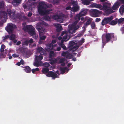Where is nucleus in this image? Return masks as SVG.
Returning <instances> with one entry per match:
<instances>
[{
  "label": "nucleus",
  "instance_id": "nucleus-1",
  "mask_svg": "<svg viewBox=\"0 0 124 124\" xmlns=\"http://www.w3.org/2000/svg\"><path fill=\"white\" fill-rule=\"evenodd\" d=\"M49 6L44 2H41L38 6V10L39 13L41 15L49 14L51 10L46 9Z\"/></svg>",
  "mask_w": 124,
  "mask_h": 124
},
{
  "label": "nucleus",
  "instance_id": "nucleus-2",
  "mask_svg": "<svg viewBox=\"0 0 124 124\" xmlns=\"http://www.w3.org/2000/svg\"><path fill=\"white\" fill-rule=\"evenodd\" d=\"M23 29L25 31H27L28 33L31 36H32L33 38L35 39H37L38 35L36 34L35 29L33 26L31 25H26L24 27Z\"/></svg>",
  "mask_w": 124,
  "mask_h": 124
},
{
  "label": "nucleus",
  "instance_id": "nucleus-3",
  "mask_svg": "<svg viewBox=\"0 0 124 124\" xmlns=\"http://www.w3.org/2000/svg\"><path fill=\"white\" fill-rule=\"evenodd\" d=\"M78 21H76L74 22L72 25L70 27L69 32L70 33L73 34L75 33L79 27V26L77 25L76 26L78 23Z\"/></svg>",
  "mask_w": 124,
  "mask_h": 124
},
{
  "label": "nucleus",
  "instance_id": "nucleus-4",
  "mask_svg": "<svg viewBox=\"0 0 124 124\" xmlns=\"http://www.w3.org/2000/svg\"><path fill=\"white\" fill-rule=\"evenodd\" d=\"M105 37L106 40L103 38H102V39L103 42H105L107 43L109 41L111 40L112 38H115L114 33H106Z\"/></svg>",
  "mask_w": 124,
  "mask_h": 124
},
{
  "label": "nucleus",
  "instance_id": "nucleus-5",
  "mask_svg": "<svg viewBox=\"0 0 124 124\" xmlns=\"http://www.w3.org/2000/svg\"><path fill=\"white\" fill-rule=\"evenodd\" d=\"M85 42V39L84 38H82L80 41H76V45L73 47L72 49L73 51H75L78 49L79 47L81 45Z\"/></svg>",
  "mask_w": 124,
  "mask_h": 124
},
{
  "label": "nucleus",
  "instance_id": "nucleus-6",
  "mask_svg": "<svg viewBox=\"0 0 124 124\" xmlns=\"http://www.w3.org/2000/svg\"><path fill=\"white\" fill-rule=\"evenodd\" d=\"M16 28V26L12 23H9L7 26L6 30L9 33H12L13 31Z\"/></svg>",
  "mask_w": 124,
  "mask_h": 124
},
{
  "label": "nucleus",
  "instance_id": "nucleus-7",
  "mask_svg": "<svg viewBox=\"0 0 124 124\" xmlns=\"http://www.w3.org/2000/svg\"><path fill=\"white\" fill-rule=\"evenodd\" d=\"M101 11L96 9H92L90 10V12L92 16L94 17H98L100 14Z\"/></svg>",
  "mask_w": 124,
  "mask_h": 124
},
{
  "label": "nucleus",
  "instance_id": "nucleus-8",
  "mask_svg": "<svg viewBox=\"0 0 124 124\" xmlns=\"http://www.w3.org/2000/svg\"><path fill=\"white\" fill-rule=\"evenodd\" d=\"M113 16H111L109 17L104 18L102 21V25H104L105 24L109 23V22L113 19Z\"/></svg>",
  "mask_w": 124,
  "mask_h": 124
},
{
  "label": "nucleus",
  "instance_id": "nucleus-9",
  "mask_svg": "<svg viewBox=\"0 0 124 124\" xmlns=\"http://www.w3.org/2000/svg\"><path fill=\"white\" fill-rule=\"evenodd\" d=\"M46 76L49 77H52V79H55V78H58L57 74L51 71H50L46 74Z\"/></svg>",
  "mask_w": 124,
  "mask_h": 124
},
{
  "label": "nucleus",
  "instance_id": "nucleus-10",
  "mask_svg": "<svg viewBox=\"0 0 124 124\" xmlns=\"http://www.w3.org/2000/svg\"><path fill=\"white\" fill-rule=\"evenodd\" d=\"M92 20V19L91 18H90L87 20L85 23L84 24L83 27V31L84 32L85 31V28L87 27V26L89 25L91 23Z\"/></svg>",
  "mask_w": 124,
  "mask_h": 124
},
{
  "label": "nucleus",
  "instance_id": "nucleus-11",
  "mask_svg": "<svg viewBox=\"0 0 124 124\" xmlns=\"http://www.w3.org/2000/svg\"><path fill=\"white\" fill-rule=\"evenodd\" d=\"M110 4L109 3L105 2L103 4V6L102 7V9L101 10H106L110 8Z\"/></svg>",
  "mask_w": 124,
  "mask_h": 124
},
{
  "label": "nucleus",
  "instance_id": "nucleus-12",
  "mask_svg": "<svg viewBox=\"0 0 124 124\" xmlns=\"http://www.w3.org/2000/svg\"><path fill=\"white\" fill-rule=\"evenodd\" d=\"M7 17V13L5 11H0V18L1 19L3 18L6 19Z\"/></svg>",
  "mask_w": 124,
  "mask_h": 124
},
{
  "label": "nucleus",
  "instance_id": "nucleus-13",
  "mask_svg": "<svg viewBox=\"0 0 124 124\" xmlns=\"http://www.w3.org/2000/svg\"><path fill=\"white\" fill-rule=\"evenodd\" d=\"M39 24H38L37 26L36 27V29L39 32V34H40L41 33H43L45 30V29L44 27H42L38 26V25Z\"/></svg>",
  "mask_w": 124,
  "mask_h": 124
},
{
  "label": "nucleus",
  "instance_id": "nucleus-14",
  "mask_svg": "<svg viewBox=\"0 0 124 124\" xmlns=\"http://www.w3.org/2000/svg\"><path fill=\"white\" fill-rule=\"evenodd\" d=\"M66 59L65 58H57L56 60V62L58 64H60L64 62L65 61Z\"/></svg>",
  "mask_w": 124,
  "mask_h": 124
},
{
  "label": "nucleus",
  "instance_id": "nucleus-15",
  "mask_svg": "<svg viewBox=\"0 0 124 124\" xmlns=\"http://www.w3.org/2000/svg\"><path fill=\"white\" fill-rule=\"evenodd\" d=\"M87 9H82L81 12L79 13L82 16H85L87 14Z\"/></svg>",
  "mask_w": 124,
  "mask_h": 124
},
{
  "label": "nucleus",
  "instance_id": "nucleus-16",
  "mask_svg": "<svg viewBox=\"0 0 124 124\" xmlns=\"http://www.w3.org/2000/svg\"><path fill=\"white\" fill-rule=\"evenodd\" d=\"M120 5V3L118 2H116L112 7V9L115 10H116Z\"/></svg>",
  "mask_w": 124,
  "mask_h": 124
},
{
  "label": "nucleus",
  "instance_id": "nucleus-17",
  "mask_svg": "<svg viewBox=\"0 0 124 124\" xmlns=\"http://www.w3.org/2000/svg\"><path fill=\"white\" fill-rule=\"evenodd\" d=\"M75 41H70L69 43V47L70 48V50H73L72 48L75 45H76Z\"/></svg>",
  "mask_w": 124,
  "mask_h": 124
},
{
  "label": "nucleus",
  "instance_id": "nucleus-18",
  "mask_svg": "<svg viewBox=\"0 0 124 124\" xmlns=\"http://www.w3.org/2000/svg\"><path fill=\"white\" fill-rule=\"evenodd\" d=\"M55 26L56 28V30L57 32H59L62 30V28L61 25H60L58 24H56Z\"/></svg>",
  "mask_w": 124,
  "mask_h": 124
},
{
  "label": "nucleus",
  "instance_id": "nucleus-19",
  "mask_svg": "<svg viewBox=\"0 0 124 124\" xmlns=\"http://www.w3.org/2000/svg\"><path fill=\"white\" fill-rule=\"evenodd\" d=\"M63 16L61 15H58L57 21L60 23H62L63 22Z\"/></svg>",
  "mask_w": 124,
  "mask_h": 124
},
{
  "label": "nucleus",
  "instance_id": "nucleus-20",
  "mask_svg": "<svg viewBox=\"0 0 124 124\" xmlns=\"http://www.w3.org/2000/svg\"><path fill=\"white\" fill-rule=\"evenodd\" d=\"M41 61H40L39 60L35 59V62L34 63V65L36 67H39L40 65Z\"/></svg>",
  "mask_w": 124,
  "mask_h": 124
},
{
  "label": "nucleus",
  "instance_id": "nucleus-21",
  "mask_svg": "<svg viewBox=\"0 0 124 124\" xmlns=\"http://www.w3.org/2000/svg\"><path fill=\"white\" fill-rule=\"evenodd\" d=\"M92 5L93 7L99 8L100 10L102 9V6L100 4L94 3L92 4Z\"/></svg>",
  "mask_w": 124,
  "mask_h": 124
},
{
  "label": "nucleus",
  "instance_id": "nucleus-22",
  "mask_svg": "<svg viewBox=\"0 0 124 124\" xmlns=\"http://www.w3.org/2000/svg\"><path fill=\"white\" fill-rule=\"evenodd\" d=\"M22 67L24 68V70L25 72L27 73H30L31 71V69L30 67L28 66H25L24 67Z\"/></svg>",
  "mask_w": 124,
  "mask_h": 124
},
{
  "label": "nucleus",
  "instance_id": "nucleus-23",
  "mask_svg": "<svg viewBox=\"0 0 124 124\" xmlns=\"http://www.w3.org/2000/svg\"><path fill=\"white\" fill-rule=\"evenodd\" d=\"M93 0H84L82 1V4L84 5H89L90 4L91 1Z\"/></svg>",
  "mask_w": 124,
  "mask_h": 124
},
{
  "label": "nucleus",
  "instance_id": "nucleus-24",
  "mask_svg": "<svg viewBox=\"0 0 124 124\" xmlns=\"http://www.w3.org/2000/svg\"><path fill=\"white\" fill-rule=\"evenodd\" d=\"M49 70L48 68H44L42 69V71L43 73L45 74L46 75V74L48 73L49 71Z\"/></svg>",
  "mask_w": 124,
  "mask_h": 124
},
{
  "label": "nucleus",
  "instance_id": "nucleus-25",
  "mask_svg": "<svg viewBox=\"0 0 124 124\" xmlns=\"http://www.w3.org/2000/svg\"><path fill=\"white\" fill-rule=\"evenodd\" d=\"M46 37L44 35L41 36L40 34H39V43H41V40H45L46 38Z\"/></svg>",
  "mask_w": 124,
  "mask_h": 124
},
{
  "label": "nucleus",
  "instance_id": "nucleus-26",
  "mask_svg": "<svg viewBox=\"0 0 124 124\" xmlns=\"http://www.w3.org/2000/svg\"><path fill=\"white\" fill-rule=\"evenodd\" d=\"M78 8H79L78 6H75L72 8L71 9V10L72 11L75 12L78 10Z\"/></svg>",
  "mask_w": 124,
  "mask_h": 124
},
{
  "label": "nucleus",
  "instance_id": "nucleus-27",
  "mask_svg": "<svg viewBox=\"0 0 124 124\" xmlns=\"http://www.w3.org/2000/svg\"><path fill=\"white\" fill-rule=\"evenodd\" d=\"M117 23V20H116V19L115 20H113L112 21H110L109 23V24L110 25H114L116 24Z\"/></svg>",
  "mask_w": 124,
  "mask_h": 124
},
{
  "label": "nucleus",
  "instance_id": "nucleus-28",
  "mask_svg": "<svg viewBox=\"0 0 124 124\" xmlns=\"http://www.w3.org/2000/svg\"><path fill=\"white\" fill-rule=\"evenodd\" d=\"M82 16L79 13L75 16V20L78 22L80 20V18Z\"/></svg>",
  "mask_w": 124,
  "mask_h": 124
},
{
  "label": "nucleus",
  "instance_id": "nucleus-29",
  "mask_svg": "<svg viewBox=\"0 0 124 124\" xmlns=\"http://www.w3.org/2000/svg\"><path fill=\"white\" fill-rule=\"evenodd\" d=\"M15 13L14 12H12L10 14V15H9V16L13 19H16V16L15 14Z\"/></svg>",
  "mask_w": 124,
  "mask_h": 124
},
{
  "label": "nucleus",
  "instance_id": "nucleus-30",
  "mask_svg": "<svg viewBox=\"0 0 124 124\" xmlns=\"http://www.w3.org/2000/svg\"><path fill=\"white\" fill-rule=\"evenodd\" d=\"M69 37V36L67 34H66L63 37V41H66L68 40L69 38L68 39V38Z\"/></svg>",
  "mask_w": 124,
  "mask_h": 124
},
{
  "label": "nucleus",
  "instance_id": "nucleus-31",
  "mask_svg": "<svg viewBox=\"0 0 124 124\" xmlns=\"http://www.w3.org/2000/svg\"><path fill=\"white\" fill-rule=\"evenodd\" d=\"M9 39L12 40H14L16 38V35L14 34H12L9 36Z\"/></svg>",
  "mask_w": 124,
  "mask_h": 124
},
{
  "label": "nucleus",
  "instance_id": "nucleus-32",
  "mask_svg": "<svg viewBox=\"0 0 124 124\" xmlns=\"http://www.w3.org/2000/svg\"><path fill=\"white\" fill-rule=\"evenodd\" d=\"M105 12L106 13L109 14L113 13V11L110 8L105 10Z\"/></svg>",
  "mask_w": 124,
  "mask_h": 124
},
{
  "label": "nucleus",
  "instance_id": "nucleus-33",
  "mask_svg": "<svg viewBox=\"0 0 124 124\" xmlns=\"http://www.w3.org/2000/svg\"><path fill=\"white\" fill-rule=\"evenodd\" d=\"M68 68L67 67H65L64 68H60V70L61 71V72L62 74L65 73V71L67 70Z\"/></svg>",
  "mask_w": 124,
  "mask_h": 124
},
{
  "label": "nucleus",
  "instance_id": "nucleus-34",
  "mask_svg": "<svg viewBox=\"0 0 124 124\" xmlns=\"http://www.w3.org/2000/svg\"><path fill=\"white\" fill-rule=\"evenodd\" d=\"M119 11L121 14H123L124 12V6L122 5L120 7Z\"/></svg>",
  "mask_w": 124,
  "mask_h": 124
},
{
  "label": "nucleus",
  "instance_id": "nucleus-35",
  "mask_svg": "<svg viewBox=\"0 0 124 124\" xmlns=\"http://www.w3.org/2000/svg\"><path fill=\"white\" fill-rule=\"evenodd\" d=\"M43 59V56L41 55L36 56L35 58V59L39 60L40 61Z\"/></svg>",
  "mask_w": 124,
  "mask_h": 124
},
{
  "label": "nucleus",
  "instance_id": "nucleus-36",
  "mask_svg": "<svg viewBox=\"0 0 124 124\" xmlns=\"http://www.w3.org/2000/svg\"><path fill=\"white\" fill-rule=\"evenodd\" d=\"M116 20H117V22H118V23H121L122 22L124 23V18H120L119 19L116 18Z\"/></svg>",
  "mask_w": 124,
  "mask_h": 124
},
{
  "label": "nucleus",
  "instance_id": "nucleus-37",
  "mask_svg": "<svg viewBox=\"0 0 124 124\" xmlns=\"http://www.w3.org/2000/svg\"><path fill=\"white\" fill-rule=\"evenodd\" d=\"M55 54L54 51H50L49 54V57L50 58H52L54 55Z\"/></svg>",
  "mask_w": 124,
  "mask_h": 124
},
{
  "label": "nucleus",
  "instance_id": "nucleus-38",
  "mask_svg": "<svg viewBox=\"0 0 124 124\" xmlns=\"http://www.w3.org/2000/svg\"><path fill=\"white\" fill-rule=\"evenodd\" d=\"M60 45L61 47L64 49H66V47L65 45L63 44V42L62 41H61L60 43Z\"/></svg>",
  "mask_w": 124,
  "mask_h": 124
},
{
  "label": "nucleus",
  "instance_id": "nucleus-39",
  "mask_svg": "<svg viewBox=\"0 0 124 124\" xmlns=\"http://www.w3.org/2000/svg\"><path fill=\"white\" fill-rule=\"evenodd\" d=\"M73 57V55L72 54H68L66 56V58L70 59Z\"/></svg>",
  "mask_w": 124,
  "mask_h": 124
},
{
  "label": "nucleus",
  "instance_id": "nucleus-40",
  "mask_svg": "<svg viewBox=\"0 0 124 124\" xmlns=\"http://www.w3.org/2000/svg\"><path fill=\"white\" fill-rule=\"evenodd\" d=\"M5 47V46L3 44L2 45L0 49V51L1 52H4Z\"/></svg>",
  "mask_w": 124,
  "mask_h": 124
},
{
  "label": "nucleus",
  "instance_id": "nucleus-41",
  "mask_svg": "<svg viewBox=\"0 0 124 124\" xmlns=\"http://www.w3.org/2000/svg\"><path fill=\"white\" fill-rule=\"evenodd\" d=\"M58 16L57 15H53L52 17L53 19L57 21Z\"/></svg>",
  "mask_w": 124,
  "mask_h": 124
},
{
  "label": "nucleus",
  "instance_id": "nucleus-42",
  "mask_svg": "<svg viewBox=\"0 0 124 124\" xmlns=\"http://www.w3.org/2000/svg\"><path fill=\"white\" fill-rule=\"evenodd\" d=\"M39 70V69L38 68H37L35 69H33L32 70V72L33 73H34L36 71H38Z\"/></svg>",
  "mask_w": 124,
  "mask_h": 124
},
{
  "label": "nucleus",
  "instance_id": "nucleus-43",
  "mask_svg": "<svg viewBox=\"0 0 124 124\" xmlns=\"http://www.w3.org/2000/svg\"><path fill=\"white\" fill-rule=\"evenodd\" d=\"M50 64L47 62H45L43 64V66L47 68L50 66Z\"/></svg>",
  "mask_w": 124,
  "mask_h": 124
},
{
  "label": "nucleus",
  "instance_id": "nucleus-44",
  "mask_svg": "<svg viewBox=\"0 0 124 124\" xmlns=\"http://www.w3.org/2000/svg\"><path fill=\"white\" fill-rule=\"evenodd\" d=\"M91 26L92 29H94L95 26V23L94 22H92L91 24Z\"/></svg>",
  "mask_w": 124,
  "mask_h": 124
},
{
  "label": "nucleus",
  "instance_id": "nucleus-45",
  "mask_svg": "<svg viewBox=\"0 0 124 124\" xmlns=\"http://www.w3.org/2000/svg\"><path fill=\"white\" fill-rule=\"evenodd\" d=\"M24 45L25 46H28L29 43L28 40H25L24 42Z\"/></svg>",
  "mask_w": 124,
  "mask_h": 124
},
{
  "label": "nucleus",
  "instance_id": "nucleus-46",
  "mask_svg": "<svg viewBox=\"0 0 124 124\" xmlns=\"http://www.w3.org/2000/svg\"><path fill=\"white\" fill-rule=\"evenodd\" d=\"M9 36L7 35L3 37V40L4 41L6 40V39L9 38Z\"/></svg>",
  "mask_w": 124,
  "mask_h": 124
},
{
  "label": "nucleus",
  "instance_id": "nucleus-47",
  "mask_svg": "<svg viewBox=\"0 0 124 124\" xmlns=\"http://www.w3.org/2000/svg\"><path fill=\"white\" fill-rule=\"evenodd\" d=\"M45 50L43 49V48L41 49V50L39 51V53L41 54L42 55L44 54V52H45Z\"/></svg>",
  "mask_w": 124,
  "mask_h": 124
},
{
  "label": "nucleus",
  "instance_id": "nucleus-48",
  "mask_svg": "<svg viewBox=\"0 0 124 124\" xmlns=\"http://www.w3.org/2000/svg\"><path fill=\"white\" fill-rule=\"evenodd\" d=\"M67 54V52H64L62 53V55L64 56H66Z\"/></svg>",
  "mask_w": 124,
  "mask_h": 124
},
{
  "label": "nucleus",
  "instance_id": "nucleus-49",
  "mask_svg": "<svg viewBox=\"0 0 124 124\" xmlns=\"http://www.w3.org/2000/svg\"><path fill=\"white\" fill-rule=\"evenodd\" d=\"M7 12H8V16H9V15H10V14H11L13 12L10 9H8L7 10Z\"/></svg>",
  "mask_w": 124,
  "mask_h": 124
},
{
  "label": "nucleus",
  "instance_id": "nucleus-50",
  "mask_svg": "<svg viewBox=\"0 0 124 124\" xmlns=\"http://www.w3.org/2000/svg\"><path fill=\"white\" fill-rule=\"evenodd\" d=\"M48 46H49V47L50 49H52L53 48V45L51 44H49L48 45Z\"/></svg>",
  "mask_w": 124,
  "mask_h": 124
},
{
  "label": "nucleus",
  "instance_id": "nucleus-51",
  "mask_svg": "<svg viewBox=\"0 0 124 124\" xmlns=\"http://www.w3.org/2000/svg\"><path fill=\"white\" fill-rule=\"evenodd\" d=\"M46 20L49 21L50 19V17L49 16H46L45 17Z\"/></svg>",
  "mask_w": 124,
  "mask_h": 124
},
{
  "label": "nucleus",
  "instance_id": "nucleus-52",
  "mask_svg": "<svg viewBox=\"0 0 124 124\" xmlns=\"http://www.w3.org/2000/svg\"><path fill=\"white\" fill-rule=\"evenodd\" d=\"M13 57H17L19 55L16 54H13L12 55Z\"/></svg>",
  "mask_w": 124,
  "mask_h": 124
},
{
  "label": "nucleus",
  "instance_id": "nucleus-53",
  "mask_svg": "<svg viewBox=\"0 0 124 124\" xmlns=\"http://www.w3.org/2000/svg\"><path fill=\"white\" fill-rule=\"evenodd\" d=\"M21 0H14V2L16 3H19Z\"/></svg>",
  "mask_w": 124,
  "mask_h": 124
},
{
  "label": "nucleus",
  "instance_id": "nucleus-54",
  "mask_svg": "<svg viewBox=\"0 0 124 124\" xmlns=\"http://www.w3.org/2000/svg\"><path fill=\"white\" fill-rule=\"evenodd\" d=\"M101 20V19L100 18H97L95 19V22H99Z\"/></svg>",
  "mask_w": 124,
  "mask_h": 124
},
{
  "label": "nucleus",
  "instance_id": "nucleus-55",
  "mask_svg": "<svg viewBox=\"0 0 124 124\" xmlns=\"http://www.w3.org/2000/svg\"><path fill=\"white\" fill-rule=\"evenodd\" d=\"M29 43H32L33 42V40L32 39H31L29 40H28Z\"/></svg>",
  "mask_w": 124,
  "mask_h": 124
},
{
  "label": "nucleus",
  "instance_id": "nucleus-56",
  "mask_svg": "<svg viewBox=\"0 0 124 124\" xmlns=\"http://www.w3.org/2000/svg\"><path fill=\"white\" fill-rule=\"evenodd\" d=\"M71 8L70 6H69L66 7L65 8L66 10H69V9L71 10Z\"/></svg>",
  "mask_w": 124,
  "mask_h": 124
},
{
  "label": "nucleus",
  "instance_id": "nucleus-57",
  "mask_svg": "<svg viewBox=\"0 0 124 124\" xmlns=\"http://www.w3.org/2000/svg\"><path fill=\"white\" fill-rule=\"evenodd\" d=\"M56 42V41L55 39H53L51 41L52 43L53 44H54Z\"/></svg>",
  "mask_w": 124,
  "mask_h": 124
},
{
  "label": "nucleus",
  "instance_id": "nucleus-58",
  "mask_svg": "<svg viewBox=\"0 0 124 124\" xmlns=\"http://www.w3.org/2000/svg\"><path fill=\"white\" fill-rule=\"evenodd\" d=\"M21 63V64H24V61L23 59H21L20 60V62Z\"/></svg>",
  "mask_w": 124,
  "mask_h": 124
},
{
  "label": "nucleus",
  "instance_id": "nucleus-59",
  "mask_svg": "<svg viewBox=\"0 0 124 124\" xmlns=\"http://www.w3.org/2000/svg\"><path fill=\"white\" fill-rule=\"evenodd\" d=\"M21 64L20 62H18L16 64V65L18 66H20L21 65Z\"/></svg>",
  "mask_w": 124,
  "mask_h": 124
},
{
  "label": "nucleus",
  "instance_id": "nucleus-60",
  "mask_svg": "<svg viewBox=\"0 0 124 124\" xmlns=\"http://www.w3.org/2000/svg\"><path fill=\"white\" fill-rule=\"evenodd\" d=\"M32 15V13L31 12H29L27 16L28 17L31 16Z\"/></svg>",
  "mask_w": 124,
  "mask_h": 124
},
{
  "label": "nucleus",
  "instance_id": "nucleus-61",
  "mask_svg": "<svg viewBox=\"0 0 124 124\" xmlns=\"http://www.w3.org/2000/svg\"><path fill=\"white\" fill-rule=\"evenodd\" d=\"M61 47H58L57 49V50L58 51H59L61 50Z\"/></svg>",
  "mask_w": 124,
  "mask_h": 124
},
{
  "label": "nucleus",
  "instance_id": "nucleus-62",
  "mask_svg": "<svg viewBox=\"0 0 124 124\" xmlns=\"http://www.w3.org/2000/svg\"><path fill=\"white\" fill-rule=\"evenodd\" d=\"M65 32L63 31L62 32V33H61V36H63V35H64V34H65Z\"/></svg>",
  "mask_w": 124,
  "mask_h": 124
},
{
  "label": "nucleus",
  "instance_id": "nucleus-63",
  "mask_svg": "<svg viewBox=\"0 0 124 124\" xmlns=\"http://www.w3.org/2000/svg\"><path fill=\"white\" fill-rule=\"evenodd\" d=\"M61 63V65L62 66H64L65 65V63L64 62Z\"/></svg>",
  "mask_w": 124,
  "mask_h": 124
},
{
  "label": "nucleus",
  "instance_id": "nucleus-64",
  "mask_svg": "<svg viewBox=\"0 0 124 124\" xmlns=\"http://www.w3.org/2000/svg\"><path fill=\"white\" fill-rule=\"evenodd\" d=\"M21 41H18L17 43H16V45H20V44H21Z\"/></svg>",
  "mask_w": 124,
  "mask_h": 124
}]
</instances>
